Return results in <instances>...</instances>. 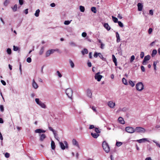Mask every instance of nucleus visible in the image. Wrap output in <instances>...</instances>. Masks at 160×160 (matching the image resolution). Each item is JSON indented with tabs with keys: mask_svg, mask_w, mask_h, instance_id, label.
Returning <instances> with one entry per match:
<instances>
[{
	"mask_svg": "<svg viewBox=\"0 0 160 160\" xmlns=\"http://www.w3.org/2000/svg\"><path fill=\"white\" fill-rule=\"evenodd\" d=\"M19 2L21 5H22L23 4V0H19Z\"/></svg>",
	"mask_w": 160,
	"mask_h": 160,
	"instance_id": "obj_53",
	"label": "nucleus"
},
{
	"mask_svg": "<svg viewBox=\"0 0 160 160\" xmlns=\"http://www.w3.org/2000/svg\"><path fill=\"white\" fill-rule=\"evenodd\" d=\"M1 82L3 85H6V83L3 80H1Z\"/></svg>",
	"mask_w": 160,
	"mask_h": 160,
	"instance_id": "obj_62",
	"label": "nucleus"
},
{
	"mask_svg": "<svg viewBox=\"0 0 160 160\" xmlns=\"http://www.w3.org/2000/svg\"><path fill=\"white\" fill-rule=\"evenodd\" d=\"M138 10L139 11H141L143 8V5L141 3H138Z\"/></svg>",
	"mask_w": 160,
	"mask_h": 160,
	"instance_id": "obj_11",
	"label": "nucleus"
},
{
	"mask_svg": "<svg viewBox=\"0 0 160 160\" xmlns=\"http://www.w3.org/2000/svg\"><path fill=\"white\" fill-rule=\"evenodd\" d=\"M87 33L85 32H83L82 33V35L83 37H85L87 36Z\"/></svg>",
	"mask_w": 160,
	"mask_h": 160,
	"instance_id": "obj_55",
	"label": "nucleus"
},
{
	"mask_svg": "<svg viewBox=\"0 0 160 160\" xmlns=\"http://www.w3.org/2000/svg\"><path fill=\"white\" fill-rule=\"evenodd\" d=\"M105 45L101 42V48L103 49Z\"/></svg>",
	"mask_w": 160,
	"mask_h": 160,
	"instance_id": "obj_61",
	"label": "nucleus"
},
{
	"mask_svg": "<svg viewBox=\"0 0 160 160\" xmlns=\"http://www.w3.org/2000/svg\"><path fill=\"white\" fill-rule=\"evenodd\" d=\"M102 147L103 150L107 153L110 151V148L108 143L105 141H104L102 143Z\"/></svg>",
	"mask_w": 160,
	"mask_h": 160,
	"instance_id": "obj_1",
	"label": "nucleus"
},
{
	"mask_svg": "<svg viewBox=\"0 0 160 160\" xmlns=\"http://www.w3.org/2000/svg\"><path fill=\"white\" fill-rule=\"evenodd\" d=\"M128 110V108L126 107H124L121 109V111L123 112H126Z\"/></svg>",
	"mask_w": 160,
	"mask_h": 160,
	"instance_id": "obj_45",
	"label": "nucleus"
},
{
	"mask_svg": "<svg viewBox=\"0 0 160 160\" xmlns=\"http://www.w3.org/2000/svg\"><path fill=\"white\" fill-rule=\"evenodd\" d=\"M91 10L94 13H96L97 12L96 8L95 7H92L91 8Z\"/></svg>",
	"mask_w": 160,
	"mask_h": 160,
	"instance_id": "obj_33",
	"label": "nucleus"
},
{
	"mask_svg": "<svg viewBox=\"0 0 160 160\" xmlns=\"http://www.w3.org/2000/svg\"><path fill=\"white\" fill-rule=\"evenodd\" d=\"M35 101L36 102V103L38 105L41 102L40 101H39V99L38 98H36Z\"/></svg>",
	"mask_w": 160,
	"mask_h": 160,
	"instance_id": "obj_52",
	"label": "nucleus"
},
{
	"mask_svg": "<svg viewBox=\"0 0 160 160\" xmlns=\"http://www.w3.org/2000/svg\"><path fill=\"white\" fill-rule=\"evenodd\" d=\"M51 147L52 149L53 150H54L55 148V144L54 142L53 141H51Z\"/></svg>",
	"mask_w": 160,
	"mask_h": 160,
	"instance_id": "obj_20",
	"label": "nucleus"
},
{
	"mask_svg": "<svg viewBox=\"0 0 160 160\" xmlns=\"http://www.w3.org/2000/svg\"><path fill=\"white\" fill-rule=\"evenodd\" d=\"M32 85L33 87L35 89H37L38 88V86L34 79L33 80Z\"/></svg>",
	"mask_w": 160,
	"mask_h": 160,
	"instance_id": "obj_13",
	"label": "nucleus"
},
{
	"mask_svg": "<svg viewBox=\"0 0 160 160\" xmlns=\"http://www.w3.org/2000/svg\"><path fill=\"white\" fill-rule=\"evenodd\" d=\"M137 141L139 143L145 142V141L149 142V141L147 140V139L146 138H143L137 140Z\"/></svg>",
	"mask_w": 160,
	"mask_h": 160,
	"instance_id": "obj_10",
	"label": "nucleus"
},
{
	"mask_svg": "<svg viewBox=\"0 0 160 160\" xmlns=\"http://www.w3.org/2000/svg\"><path fill=\"white\" fill-rule=\"evenodd\" d=\"M108 106L111 108H114L115 106V102H113L112 101H109L108 103Z\"/></svg>",
	"mask_w": 160,
	"mask_h": 160,
	"instance_id": "obj_7",
	"label": "nucleus"
},
{
	"mask_svg": "<svg viewBox=\"0 0 160 160\" xmlns=\"http://www.w3.org/2000/svg\"><path fill=\"white\" fill-rule=\"evenodd\" d=\"M50 52V51H49V50L47 51L46 53V57H48L51 54Z\"/></svg>",
	"mask_w": 160,
	"mask_h": 160,
	"instance_id": "obj_44",
	"label": "nucleus"
},
{
	"mask_svg": "<svg viewBox=\"0 0 160 160\" xmlns=\"http://www.w3.org/2000/svg\"><path fill=\"white\" fill-rule=\"evenodd\" d=\"M122 144V143L121 142H117L116 145L117 147H119Z\"/></svg>",
	"mask_w": 160,
	"mask_h": 160,
	"instance_id": "obj_35",
	"label": "nucleus"
},
{
	"mask_svg": "<svg viewBox=\"0 0 160 160\" xmlns=\"http://www.w3.org/2000/svg\"><path fill=\"white\" fill-rule=\"evenodd\" d=\"M64 143L65 144L66 146H65L64 144L62 142H60V147H61L62 149V150L65 149V147H66V148H67V147H68V143H67V142L66 141H65L64 142Z\"/></svg>",
	"mask_w": 160,
	"mask_h": 160,
	"instance_id": "obj_8",
	"label": "nucleus"
},
{
	"mask_svg": "<svg viewBox=\"0 0 160 160\" xmlns=\"http://www.w3.org/2000/svg\"><path fill=\"white\" fill-rule=\"evenodd\" d=\"M66 93L69 98H71L73 93V91L71 88L67 89L66 91Z\"/></svg>",
	"mask_w": 160,
	"mask_h": 160,
	"instance_id": "obj_4",
	"label": "nucleus"
},
{
	"mask_svg": "<svg viewBox=\"0 0 160 160\" xmlns=\"http://www.w3.org/2000/svg\"><path fill=\"white\" fill-rule=\"evenodd\" d=\"M9 3L8 0H5V1L4 2V4L5 6H7Z\"/></svg>",
	"mask_w": 160,
	"mask_h": 160,
	"instance_id": "obj_48",
	"label": "nucleus"
},
{
	"mask_svg": "<svg viewBox=\"0 0 160 160\" xmlns=\"http://www.w3.org/2000/svg\"><path fill=\"white\" fill-rule=\"evenodd\" d=\"M35 132V133H40L42 132V129H36Z\"/></svg>",
	"mask_w": 160,
	"mask_h": 160,
	"instance_id": "obj_38",
	"label": "nucleus"
},
{
	"mask_svg": "<svg viewBox=\"0 0 160 160\" xmlns=\"http://www.w3.org/2000/svg\"><path fill=\"white\" fill-rule=\"evenodd\" d=\"M135 59V56L134 55H132L131 57L130 62H132Z\"/></svg>",
	"mask_w": 160,
	"mask_h": 160,
	"instance_id": "obj_41",
	"label": "nucleus"
},
{
	"mask_svg": "<svg viewBox=\"0 0 160 160\" xmlns=\"http://www.w3.org/2000/svg\"><path fill=\"white\" fill-rule=\"evenodd\" d=\"M82 54L84 55L85 54H88V51L87 49L84 48L83 50L81 51Z\"/></svg>",
	"mask_w": 160,
	"mask_h": 160,
	"instance_id": "obj_21",
	"label": "nucleus"
},
{
	"mask_svg": "<svg viewBox=\"0 0 160 160\" xmlns=\"http://www.w3.org/2000/svg\"><path fill=\"white\" fill-rule=\"evenodd\" d=\"M152 141L154 142L156 145L160 148V144L156 141L155 140H153Z\"/></svg>",
	"mask_w": 160,
	"mask_h": 160,
	"instance_id": "obj_42",
	"label": "nucleus"
},
{
	"mask_svg": "<svg viewBox=\"0 0 160 160\" xmlns=\"http://www.w3.org/2000/svg\"><path fill=\"white\" fill-rule=\"evenodd\" d=\"M46 138V136L44 134H42L41 135L40 138V140L41 141H43Z\"/></svg>",
	"mask_w": 160,
	"mask_h": 160,
	"instance_id": "obj_17",
	"label": "nucleus"
},
{
	"mask_svg": "<svg viewBox=\"0 0 160 160\" xmlns=\"http://www.w3.org/2000/svg\"><path fill=\"white\" fill-rule=\"evenodd\" d=\"M157 53V51L155 50H153L152 52V57L154 56Z\"/></svg>",
	"mask_w": 160,
	"mask_h": 160,
	"instance_id": "obj_30",
	"label": "nucleus"
},
{
	"mask_svg": "<svg viewBox=\"0 0 160 160\" xmlns=\"http://www.w3.org/2000/svg\"><path fill=\"white\" fill-rule=\"evenodd\" d=\"M129 83L132 87H133L135 85V83L131 80H129Z\"/></svg>",
	"mask_w": 160,
	"mask_h": 160,
	"instance_id": "obj_28",
	"label": "nucleus"
},
{
	"mask_svg": "<svg viewBox=\"0 0 160 160\" xmlns=\"http://www.w3.org/2000/svg\"><path fill=\"white\" fill-rule=\"evenodd\" d=\"M44 47H42L41 48L39 52V54L40 55H42L44 51Z\"/></svg>",
	"mask_w": 160,
	"mask_h": 160,
	"instance_id": "obj_22",
	"label": "nucleus"
},
{
	"mask_svg": "<svg viewBox=\"0 0 160 160\" xmlns=\"http://www.w3.org/2000/svg\"><path fill=\"white\" fill-rule=\"evenodd\" d=\"M87 95L88 96V97H89L91 98L92 95V93L91 92V90L90 89H88L87 90Z\"/></svg>",
	"mask_w": 160,
	"mask_h": 160,
	"instance_id": "obj_19",
	"label": "nucleus"
},
{
	"mask_svg": "<svg viewBox=\"0 0 160 160\" xmlns=\"http://www.w3.org/2000/svg\"><path fill=\"white\" fill-rule=\"evenodd\" d=\"M136 87L137 90L139 91H142L144 88V86L142 82L138 83L136 84Z\"/></svg>",
	"mask_w": 160,
	"mask_h": 160,
	"instance_id": "obj_2",
	"label": "nucleus"
},
{
	"mask_svg": "<svg viewBox=\"0 0 160 160\" xmlns=\"http://www.w3.org/2000/svg\"><path fill=\"white\" fill-rule=\"evenodd\" d=\"M80 9L81 12H83L85 11V8L83 6H80Z\"/></svg>",
	"mask_w": 160,
	"mask_h": 160,
	"instance_id": "obj_34",
	"label": "nucleus"
},
{
	"mask_svg": "<svg viewBox=\"0 0 160 160\" xmlns=\"http://www.w3.org/2000/svg\"><path fill=\"white\" fill-rule=\"evenodd\" d=\"M140 58H143V57L144 56V53L143 52H141L140 55Z\"/></svg>",
	"mask_w": 160,
	"mask_h": 160,
	"instance_id": "obj_49",
	"label": "nucleus"
},
{
	"mask_svg": "<svg viewBox=\"0 0 160 160\" xmlns=\"http://www.w3.org/2000/svg\"><path fill=\"white\" fill-rule=\"evenodd\" d=\"M112 58L114 62H117V59L114 55H112Z\"/></svg>",
	"mask_w": 160,
	"mask_h": 160,
	"instance_id": "obj_40",
	"label": "nucleus"
},
{
	"mask_svg": "<svg viewBox=\"0 0 160 160\" xmlns=\"http://www.w3.org/2000/svg\"><path fill=\"white\" fill-rule=\"evenodd\" d=\"M152 29L151 28H149L148 30L149 34H150L152 32Z\"/></svg>",
	"mask_w": 160,
	"mask_h": 160,
	"instance_id": "obj_60",
	"label": "nucleus"
},
{
	"mask_svg": "<svg viewBox=\"0 0 160 160\" xmlns=\"http://www.w3.org/2000/svg\"><path fill=\"white\" fill-rule=\"evenodd\" d=\"M59 78H61L62 77V75L58 71H57V72Z\"/></svg>",
	"mask_w": 160,
	"mask_h": 160,
	"instance_id": "obj_50",
	"label": "nucleus"
},
{
	"mask_svg": "<svg viewBox=\"0 0 160 160\" xmlns=\"http://www.w3.org/2000/svg\"><path fill=\"white\" fill-rule=\"evenodd\" d=\"M0 109L2 112H3L4 111V108L3 105H0Z\"/></svg>",
	"mask_w": 160,
	"mask_h": 160,
	"instance_id": "obj_56",
	"label": "nucleus"
},
{
	"mask_svg": "<svg viewBox=\"0 0 160 160\" xmlns=\"http://www.w3.org/2000/svg\"><path fill=\"white\" fill-rule=\"evenodd\" d=\"M141 69L142 71L144 72L145 71V69L144 67L143 66H141Z\"/></svg>",
	"mask_w": 160,
	"mask_h": 160,
	"instance_id": "obj_58",
	"label": "nucleus"
},
{
	"mask_svg": "<svg viewBox=\"0 0 160 160\" xmlns=\"http://www.w3.org/2000/svg\"><path fill=\"white\" fill-rule=\"evenodd\" d=\"M5 157L6 158H8L10 156V154L9 153H8V152H6L5 153Z\"/></svg>",
	"mask_w": 160,
	"mask_h": 160,
	"instance_id": "obj_51",
	"label": "nucleus"
},
{
	"mask_svg": "<svg viewBox=\"0 0 160 160\" xmlns=\"http://www.w3.org/2000/svg\"><path fill=\"white\" fill-rule=\"evenodd\" d=\"M69 63L70 64L71 67L72 68H74V63L71 60H69Z\"/></svg>",
	"mask_w": 160,
	"mask_h": 160,
	"instance_id": "obj_32",
	"label": "nucleus"
},
{
	"mask_svg": "<svg viewBox=\"0 0 160 160\" xmlns=\"http://www.w3.org/2000/svg\"><path fill=\"white\" fill-rule=\"evenodd\" d=\"M88 65L89 67H90L92 66V64L90 62H88Z\"/></svg>",
	"mask_w": 160,
	"mask_h": 160,
	"instance_id": "obj_63",
	"label": "nucleus"
},
{
	"mask_svg": "<svg viewBox=\"0 0 160 160\" xmlns=\"http://www.w3.org/2000/svg\"><path fill=\"white\" fill-rule=\"evenodd\" d=\"M72 143L73 145H76L79 148V145L78 144V143L76 139H73V140H72Z\"/></svg>",
	"mask_w": 160,
	"mask_h": 160,
	"instance_id": "obj_14",
	"label": "nucleus"
},
{
	"mask_svg": "<svg viewBox=\"0 0 160 160\" xmlns=\"http://www.w3.org/2000/svg\"><path fill=\"white\" fill-rule=\"evenodd\" d=\"M39 105L43 108H46V106L45 105L44 103H42L41 101L40 102Z\"/></svg>",
	"mask_w": 160,
	"mask_h": 160,
	"instance_id": "obj_25",
	"label": "nucleus"
},
{
	"mask_svg": "<svg viewBox=\"0 0 160 160\" xmlns=\"http://www.w3.org/2000/svg\"><path fill=\"white\" fill-rule=\"evenodd\" d=\"M112 19L113 20V21L114 22L116 23V22H118V19L116 17H115L113 16H112Z\"/></svg>",
	"mask_w": 160,
	"mask_h": 160,
	"instance_id": "obj_27",
	"label": "nucleus"
},
{
	"mask_svg": "<svg viewBox=\"0 0 160 160\" xmlns=\"http://www.w3.org/2000/svg\"><path fill=\"white\" fill-rule=\"evenodd\" d=\"M122 81L123 83L124 84L126 85H127L128 84V83L127 82V80L124 78H122Z\"/></svg>",
	"mask_w": 160,
	"mask_h": 160,
	"instance_id": "obj_29",
	"label": "nucleus"
},
{
	"mask_svg": "<svg viewBox=\"0 0 160 160\" xmlns=\"http://www.w3.org/2000/svg\"><path fill=\"white\" fill-rule=\"evenodd\" d=\"M54 135L55 138L58 141H59V137L58 136V135L57 133H56L55 132L53 133Z\"/></svg>",
	"mask_w": 160,
	"mask_h": 160,
	"instance_id": "obj_36",
	"label": "nucleus"
},
{
	"mask_svg": "<svg viewBox=\"0 0 160 160\" xmlns=\"http://www.w3.org/2000/svg\"><path fill=\"white\" fill-rule=\"evenodd\" d=\"M116 37L117 38L116 41L117 42H120V39L119 35L118 32H116Z\"/></svg>",
	"mask_w": 160,
	"mask_h": 160,
	"instance_id": "obj_15",
	"label": "nucleus"
},
{
	"mask_svg": "<svg viewBox=\"0 0 160 160\" xmlns=\"http://www.w3.org/2000/svg\"><path fill=\"white\" fill-rule=\"evenodd\" d=\"M158 63V61L153 62V65L154 67V69L155 71L156 70V65Z\"/></svg>",
	"mask_w": 160,
	"mask_h": 160,
	"instance_id": "obj_24",
	"label": "nucleus"
},
{
	"mask_svg": "<svg viewBox=\"0 0 160 160\" xmlns=\"http://www.w3.org/2000/svg\"><path fill=\"white\" fill-rule=\"evenodd\" d=\"M149 14L152 15L153 14V11L152 10H149Z\"/></svg>",
	"mask_w": 160,
	"mask_h": 160,
	"instance_id": "obj_64",
	"label": "nucleus"
},
{
	"mask_svg": "<svg viewBox=\"0 0 160 160\" xmlns=\"http://www.w3.org/2000/svg\"><path fill=\"white\" fill-rule=\"evenodd\" d=\"M27 61L29 63L31 62L32 61V59L30 57L28 58L27 59Z\"/></svg>",
	"mask_w": 160,
	"mask_h": 160,
	"instance_id": "obj_47",
	"label": "nucleus"
},
{
	"mask_svg": "<svg viewBox=\"0 0 160 160\" xmlns=\"http://www.w3.org/2000/svg\"><path fill=\"white\" fill-rule=\"evenodd\" d=\"M91 135L93 138H97L99 136V134L98 133H93L92 132L91 133Z\"/></svg>",
	"mask_w": 160,
	"mask_h": 160,
	"instance_id": "obj_18",
	"label": "nucleus"
},
{
	"mask_svg": "<svg viewBox=\"0 0 160 160\" xmlns=\"http://www.w3.org/2000/svg\"><path fill=\"white\" fill-rule=\"evenodd\" d=\"M95 131L96 132V133H99L100 132V131L98 129V128H95Z\"/></svg>",
	"mask_w": 160,
	"mask_h": 160,
	"instance_id": "obj_54",
	"label": "nucleus"
},
{
	"mask_svg": "<svg viewBox=\"0 0 160 160\" xmlns=\"http://www.w3.org/2000/svg\"><path fill=\"white\" fill-rule=\"evenodd\" d=\"M7 53L9 54H11V53H12L11 50L10 48H8L7 49Z\"/></svg>",
	"mask_w": 160,
	"mask_h": 160,
	"instance_id": "obj_39",
	"label": "nucleus"
},
{
	"mask_svg": "<svg viewBox=\"0 0 160 160\" xmlns=\"http://www.w3.org/2000/svg\"><path fill=\"white\" fill-rule=\"evenodd\" d=\"M48 128L50 130L52 131L53 133L55 132L54 130L51 127H49Z\"/></svg>",
	"mask_w": 160,
	"mask_h": 160,
	"instance_id": "obj_59",
	"label": "nucleus"
},
{
	"mask_svg": "<svg viewBox=\"0 0 160 160\" xmlns=\"http://www.w3.org/2000/svg\"><path fill=\"white\" fill-rule=\"evenodd\" d=\"M13 50L14 51H20V48L18 47H16L15 46H13Z\"/></svg>",
	"mask_w": 160,
	"mask_h": 160,
	"instance_id": "obj_23",
	"label": "nucleus"
},
{
	"mask_svg": "<svg viewBox=\"0 0 160 160\" xmlns=\"http://www.w3.org/2000/svg\"><path fill=\"white\" fill-rule=\"evenodd\" d=\"M150 58V56L149 55H148L145 57L142 64L143 65H146L147 64V61L149 60Z\"/></svg>",
	"mask_w": 160,
	"mask_h": 160,
	"instance_id": "obj_6",
	"label": "nucleus"
},
{
	"mask_svg": "<svg viewBox=\"0 0 160 160\" xmlns=\"http://www.w3.org/2000/svg\"><path fill=\"white\" fill-rule=\"evenodd\" d=\"M49 51H50V52L51 54L53 53L55 51H58L59 49H51V50H49Z\"/></svg>",
	"mask_w": 160,
	"mask_h": 160,
	"instance_id": "obj_37",
	"label": "nucleus"
},
{
	"mask_svg": "<svg viewBox=\"0 0 160 160\" xmlns=\"http://www.w3.org/2000/svg\"><path fill=\"white\" fill-rule=\"evenodd\" d=\"M103 26L108 31L109 30L111 29L108 23H104L103 24Z\"/></svg>",
	"mask_w": 160,
	"mask_h": 160,
	"instance_id": "obj_12",
	"label": "nucleus"
},
{
	"mask_svg": "<svg viewBox=\"0 0 160 160\" xmlns=\"http://www.w3.org/2000/svg\"><path fill=\"white\" fill-rule=\"evenodd\" d=\"M40 12V10L39 9H37L35 13V16L38 17L39 15V12Z\"/></svg>",
	"mask_w": 160,
	"mask_h": 160,
	"instance_id": "obj_26",
	"label": "nucleus"
},
{
	"mask_svg": "<svg viewBox=\"0 0 160 160\" xmlns=\"http://www.w3.org/2000/svg\"><path fill=\"white\" fill-rule=\"evenodd\" d=\"M95 78L98 81H100V72H98L95 74Z\"/></svg>",
	"mask_w": 160,
	"mask_h": 160,
	"instance_id": "obj_9",
	"label": "nucleus"
},
{
	"mask_svg": "<svg viewBox=\"0 0 160 160\" xmlns=\"http://www.w3.org/2000/svg\"><path fill=\"white\" fill-rule=\"evenodd\" d=\"M12 9L14 12L16 11L17 10V4H15L14 5L13 7H12Z\"/></svg>",
	"mask_w": 160,
	"mask_h": 160,
	"instance_id": "obj_31",
	"label": "nucleus"
},
{
	"mask_svg": "<svg viewBox=\"0 0 160 160\" xmlns=\"http://www.w3.org/2000/svg\"><path fill=\"white\" fill-rule=\"evenodd\" d=\"M95 128L94 126L93 125H90L89 128V129H92Z\"/></svg>",
	"mask_w": 160,
	"mask_h": 160,
	"instance_id": "obj_57",
	"label": "nucleus"
},
{
	"mask_svg": "<svg viewBox=\"0 0 160 160\" xmlns=\"http://www.w3.org/2000/svg\"><path fill=\"white\" fill-rule=\"evenodd\" d=\"M135 132H136L138 133H144L146 132V130L143 128L141 127H137L134 129Z\"/></svg>",
	"mask_w": 160,
	"mask_h": 160,
	"instance_id": "obj_3",
	"label": "nucleus"
},
{
	"mask_svg": "<svg viewBox=\"0 0 160 160\" xmlns=\"http://www.w3.org/2000/svg\"><path fill=\"white\" fill-rule=\"evenodd\" d=\"M118 121L121 124H124L125 123L124 121L123 118L121 117H120L118 118Z\"/></svg>",
	"mask_w": 160,
	"mask_h": 160,
	"instance_id": "obj_16",
	"label": "nucleus"
},
{
	"mask_svg": "<svg viewBox=\"0 0 160 160\" xmlns=\"http://www.w3.org/2000/svg\"><path fill=\"white\" fill-rule=\"evenodd\" d=\"M125 130L126 132L130 133H132L135 132L134 129L131 127H126Z\"/></svg>",
	"mask_w": 160,
	"mask_h": 160,
	"instance_id": "obj_5",
	"label": "nucleus"
},
{
	"mask_svg": "<svg viewBox=\"0 0 160 160\" xmlns=\"http://www.w3.org/2000/svg\"><path fill=\"white\" fill-rule=\"evenodd\" d=\"M70 22H71V21H68V20L65 21L64 22V24L65 25H68L70 23Z\"/></svg>",
	"mask_w": 160,
	"mask_h": 160,
	"instance_id": "obj_46",
	"label": "nucleus"
},
{
	"mask_svg": "<svg viewBox=\"0 0 160 160\" xmlns=\"http://www.w3.org/2000/svg\"><path fill=\"white\" fill-rule=\"evenodd\" d=\"M119 26L121 27H123V24L120 21H118V22Z\"/></svg>",
	"mask_w": 160,
	"mask_h": 160,
	"instance_id": "obj_43",
	"label": "nucleus"
}]
</instances>
